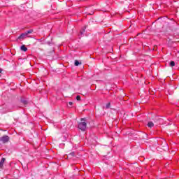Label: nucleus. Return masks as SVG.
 <instances>
[{
	"label": "nucleus",
	"instance_id": "8",
	"mask_svg": "<svg viewBox=\"0 0 179 179\" xmlns=\"http://www.w3.org/2000/svg\"><path fill=\"white\" fill-rule=\"evenodd\" d=\"M170 66H176V62L174 61H171L169 63Z\"/></svg>",
	"mask_w": 179,
	"mask_h": 179
},
{
	"label": "nucleus",
	"instance_id": "5",
	"mask_svg": "<svg viewBox=\"0 0 179 179\" xmlns=\"http://www.w3.org/2000/svg\"><path fill=\"white\" fill-rule=\"evenodd\" d=\"M5 158H1V160L0 161V169H2L3 167V163H5Z\"/></svg>",
	"mask_w": 179,
	"mask_h": 179
},
{
	"label": "nucleus",
	"instance_id": "9",
	"mask_svg": "<svg viewBox=\"0 0 179 179\" xmlns=\"http://www.w3.org/2000/svg\"><path fill=\"white\" fill-rule=\"evenodd\" d=\"M86 31V26L83 27L82 30L80 31V34H83L85 31Z\"/></svg>",
	"mask_w": 179,
	"mask_h": 179
},
{
	"label": "nucleus",
	"instance_id": "1",
	"mask_svg": "<svg viewBox=\"0 0 179 179\" xmlns=\"http://www.w3.org/2000/svg\"><path fill=\"white\" fill-rule=\"evenodd\" d=\"M31 33H33V29H29V30L25 31L24 33L21 34L18 36L17 41H23V40H24L25 38H27V37H30V36H29V34H31Z\"/></svg>",
	"mask_w": 179,
	"mask_h": 179
},
{
	"label": "nucleus",
	"instance_id": "3",
	"mask_svg": "<svg viewBox=\"0 0 179 179\" xmlns=\"http://www.w3.org/2000/svg\"><path fill=\"white\" fill-rule=\"evenodd\" d=\"M10 139V138H9L8 136L4 135L0 138V142H2V143H8Z\"/></svg>",
	"mask_w": 179,
	"mask_h": 179
},
{
	"label": "nucleus",
	"instance_id": "10",
	"mask_svg": "<svg viewBox=\"0 0 179 179\" xmlns=\"http://www.w3.org/2000/svg\"><path fill=\"white\" fill-rule=\"evenodd\" d=\"M80 64H82V63L79 62V61H78V60H76L75 63H74V65L76 66H79V65H80Z\"/></svg>",
	"mask_w": 179,
	"mask_h": 179
},
{
	"label": "nucleus",
	"instance_id": "11",
	"mask_svg": "<svg viewBox=\"0 0 179 179\" xmlns=\"http://www.w3.org/2000/svg\"><path fill=\"white\" fill-rule=\"evenodd\" d=\"M69 156H72V157H75V152H71L69 154Z\"/></svg>",
	"mask_w": 179,
	"mask_h": 179
},
{
	"label": "nucleus",
	"instance_id": "4",
	"mask_svg": "<svg viewBox=\"0 0 179 179\" xmlns=\"http://www.w3.org/2000/svg\"><path fill=\"white\" fill-rule=\"evenodd\" d=\"M20 102L22 103V104H23L24 106H26L28 104V101L27 100H26V99L24 98H22L21 100H20Z\"/></svg>",
	"mask_w": 179,
	"mask_h": 179
},
{
	"label": "nucleus",
	"instance_id": "12",
	"mask_svg": "<svg viewBox=\"0 0 179 179\" xmlns=\"http://www.w3.org/2000/svg\"><path fill=\"white\" fill-rule=\"evenodd\" d=\"M76 100H77L78 101H80V95H78V96H76Z\"/></svg>",
	"mask_w": 179,
	"mask_h": 179
},
{
	"label": "nucleus",
	"instance_id": "6",
	"mask_svg": "<svg viewBox=\"0 0 179 179\" xmlns=\"http://www.w3.org/2000/svg\"><path fill=\"white\" fill-rule=\"evenodd\" d=\"M20 48L22 51H24V52H26V51H27V48L24 45H22Z\"/></svg>",
	"mask_w": 179,
	"mask_h": 179
},
{
	"label": "nucleus",
	"instance_id": "2",
	"mask_svg": "<svg viewBox=\"0 0 179 179\" xmlns=\"http://www.w3.org/2000/svg\"><path fill=\"white\" fill-rule=\"evenodd\" d=\"M87 127V123H86V118H81V122L78 123V129H80V131L85 132V131H86Z\"/></svg>",
	"mask_w": 179,
	"mask_h": 179
},
{
	"label": "nucleus",
	"instance_id": "15",
	"mask_svg": "<svg viewBox=\"0 0 179 179\" xmlns=\"http://www.w3.org/2000/svg\"><path fill=\"white\" fill-rule=\"evenodd\" d=\"M18 107H20H20H22V106H18Z\"/></svg>",
	"mask_w": 179,
	"mask_h": 179
},
{
	"label": "nucleus",
	"instance_id": "13",
	"mask_svg": "<svg viewBox=\"0 0 179 179\" xmlns=\"http://www.w3.org/2000/svg\"><path fill=\"white\" fill-rule=\"evenodd\" d=\"M111 106V103H108L106 104V108H110V106Z\"/></svg>",
	"mask_w": 179,
	"mask_h": 179
},
{
	"label": "nucleus",
	"instance_id": "14",
	"mask_svg": "<svg viewBox=\"0 0 179 179\" xmlns=\"http://www.w3.org/2000/svg\"><path fill=\"white\" fill-rule=\"evenodd\" d=\"M73 103L72 102H69V106H73Z\"/></svg>",
	"mask_w": 179,
	"mask_h": 179
},
{
	"label": "nucleus",
	"instance_id": "7",
	"mask_svg": "<svg viewBox=\"0 0 179 179\" xmlns=\"http://www.w3.org/2000/svg\"><path fill=\"white\" fill-rule=\"evenodd\" d=\"M148 127L149 128H152V127H155V124L153 123V122H149L148 123Z\"/></svg>",
	"mask_w": 179,
	"mask_h": 179
}]
</instances>
